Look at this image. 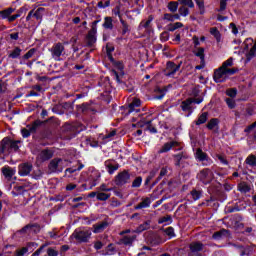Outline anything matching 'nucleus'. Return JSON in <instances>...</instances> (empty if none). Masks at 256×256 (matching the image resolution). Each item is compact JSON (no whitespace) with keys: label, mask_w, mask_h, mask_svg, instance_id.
Listing matches in <instances>:
<instances>
[{"label":"nucleus","mask_w":256,"mask_h":256,"mask_svg":"<svg viewBox=\"0 0 256 256\" xmlns=\"http://www.w3.org/2000/svg\"><path fill=\"white\" fill-rule=\"evenodd\" d=\"M97 23H99V21H94L92 23V28L86 36L87 45L89 47H93V45L97 43Z\"/></svg>","instance_id":"nucleus-5"},{"label":"nucleus","mask_w":256,"mask_h":256,"mask_svg":"<svg viewBox=\"0 0 256 256\" xmlns=\"http://www.w3.org/2000/svg\"><path fill=\"white\" fill-rule=\"evenodd\" d=\"M29 247H37V243L30 242L26 247L16 250V256H25L26 253H29Z\"/></svg>","instance_id":"nucleus-21"},{"label":"nucleus","mask_w":256,"mask_h":256,"mask_svg":"<svg viewBox=\"0 0 256 256\" xmlns=\"http://www.w3.org/2000/svg\"><path fill=\"white\" fill-rule=\"evenodd\" d=\"M130 179L131 175H129V172L123 171L116 176L115 183L116 185H125V183H129Z\"/></svg>","instance_id":"nucleus-10"},{"label":"nucleus","mask_w":256,"mask_h":256,"mask_svg":"<svg viewBox=\"0 0 256 256\" xmlns=\"http://www.w3.org/2000/svg\"><path fill=\"white\" fill-rule=\"evenodd\" d=\"M178 3H180L182 7H189L190 9H193V7H195V3H193V0H178Z\"/></svg>","instance_id":"nucleus-32"},{"label":"nucleus","mask_w":256,"mask_h":256,"mask_svg":"<svg viewBox=\"0 0 256 256\" xmlns=\"http://www.w3.org/2000/svg\"><path fill=\"white\" fill-rule=\"evenodd\" d=\"M164 21H170L171 23H173L174 19H173V14L171 13H166L163 16Z\"/></svg>","instance_id":"nucleus-55"},{"label":"nucleus","mask_w":256,"mask_h":256,"mask_svg":"<svg viewBox=\"0 0 256 256\" xmlns=\"http://www.w3.org/2000/svg\"><path fill=\"white\" fill-rule=\"evenodd\" d=\"M247 165H250V167H256V156L255 155H249L246 158Z\"/></svg>","instance_id":"nucleus-34"},{"label":"nucleus","mask_w":256,"mask_h":256,"mask_svg":"<svg viewBox=\"0 0 256 256\" xmlns=\"http://www.w3.org/2000/svg\"><path fill=\"white\" fill-rule=\"evenodd\" d=\"M19 143L21 142L10 140V151H19Z\"/></svg>","instance_id":"nucleus-42"},{"label":"nucleus","mask_w":256,"mask_h":256,"mask_svg":"<svg viewBox=\"0 0 256 256\" xmlns=\"http://www.w3.org/2000/svg\"><path fill=\"white\" fill-rule=\"evenodd\" d=\"M218 123H219V120H218V119L212 118V119L208 122L207 128L210 129V130H213L214 127H217Z\"/></svg>","instance_id":"nucleus-41"},{"label":"nucleus","mask_w":256,"mask_h":256,"mask_svg":"<svg viewBox=\"0 0 256 256\" xmlns=\"http://www.w3.org/2000/svg\"><path fill=\"white\" fill-rule=\"evenodd\" d=\"M193 201H198V199H201V191L199 190H192L191 193H190Z\"/></svg>","instance_id":"nucleus-39"},{"label":"nucleus","mask_w":256,"mask_h":256,"mask_svg":"<svg viewBox=\"0 0 256 256\" xmlns=\"http://www.w3.org/2000/svg\"><path fill=\"white\" fill-rule=\"evenodd\" d=\"M203 123H207V112H204L199 116L196 125H203Z\"/></svg>","instance_id":"nucleus-37"},{"label":"nucleus","mask_w":256,"mask_h":256,"mask_svg":"<svg viewBox=\"0 0 256 256\" xmlns=\"http://www.w3.org/2000/svg\"><path fill=\"white\" fill-rule=\"evenodd\" d=\"M151 23H153V16H149L147 20H142L138 26L139 31L146 29L149 31L151 29Z\"/></svg>","instance_id":"nucleus-19"},{"label":"nucleus","mask_w":256,"mask_h":256,"mask_svg":"<svg viewBox=\"0 0 256 256\" xmlns=\"http://www.w3.org/2000/svg\"><path fill=\"white\" fill-rule=\"evenodd\" d=\"M21 56V48L16 47L10 54L9 57L11 59H17L18 57Z\"/></svg>","instance_id":"nucleus-35"},{"label":"nucleus","mask_w":256,"mask_h":256,"mask_svg":"<svg viewBox=\"0 0 256 256\" xmlns=\"http://www.w3.org/2000/svg\"><path fill=\"white\" fill-rule=\"evenodd\" d=\"M15 12V9L13 8H7L5 10L0 11V17L3 19H9V16Z\"/></svg>","instance_id":"nucleus-26"},{"label":"nucleus","mask_w":256,"mask_h":256,"mask_svg":"<svg viewBox=\"0 0 256 256\" xmlns=\"http://www.w3.org/2000/svg\"><path fill=\"white\" fill-rule=\"evenodd\" d=\"M107 169H108V173L110 175H113V173H115V171H117V169H119V164H116V165L108 164Z\"/></svg>","instance_id":"nucleus-43"},{"label":"nucleus","mask_w":256,"mask_h":256,"mask_svg":"<svg viewBox=\"0 0 256 256\" xmlns=\"http://www.w3.org/2000/svg\"><path fill=\"white\" fill-rule=\"evenodd\" d=\"M161 41H169V33L163 32L160 36Z\"/></svg>","instance_id":"nucleus-59"},{"label":"nucleus","mask_w":256,"mask_h":256,"mask_svg":"<svg viewBox=\"0 0 256 256\" xmlns=\"http://www.w3.org/2000/svg\"><path fill=\"white\" fill-rule=\"evenodd\" d=\"M106 227H109V223H107L106 221H102L100 223L94 224L93 233H103Z\"/></svg>","instance_id":"nucleus-20"},{"label":"nucleus","mask_w":256,"mask_h":256,"mask_svg":"<svg viewBox=\"0 0 256 256\" xmlns=\"http://www.w3.org/2000/svg\"><path fill=\"white\" fill-rule=\"evenodd\" d=\"M196 103L197 105L203 103V98H189L183 101L180 105L182 111H191V105Z\"/></svg>","instance_id":"nucleus-9"},{"label":"nucleus","mask_w":256,"mask_h":256,"mask_svg":"<svg viewBox=\"0 0 256 256\" xmlns=\"http://www.w3.org/2000/svg\"><path fill=\"white\" fill-rule=\"evenodd\" d=\"M230 29H232V33L234 35H237V33H239V30H237V26L234 23L230 24Z\"/></svg>","instance_id":"nucleus-60"},{"label":"nucleus","mask_w":256,"mask_h":256,"mask_svg":"<svg viewBox=\"0 0 256 256\" xmlns=\"http://www.w3.org/2000/svg\"><path fill=\"white\" fill-rule=\"evenodd\" d=\"M141 183H143V178L137 177V178L132 182V187H141Z\"/></svg>","instance_id":"nucleus-49"},{"label":"nucleus","mask_w":256,"mask_h":256,"mask_svg":"<svg viewBox=\"0 0 256 256\" xmlns=\"http://www.w3.org/2000/svg\"><path fill=\"white\" fill-rule=\"evenodd\" d=\"M137 239L136 235L124 236L120 241L123 245H133V242Z\"/></svg>","instance_id":"nucleus-25"},{"label":"nucleus","mask_w":256,"mask_h":256,"mask_svg":"<svg viewBox=\"0 0 256 256\" xmlns=\"http://www.w3.org/2000/svg\"><path fill=\"white\" fill-rule=\"evenodd\" d=\"M229 0H220V11H225L227 9V2Z\"/></svg>","instance_id":"nucleus-56"},{"label":"nucleus","mask_w":256,"mask_h":256,"mask_svg":"<svg viewBox=\"0 0 256 256\" xmlns=\"http://www.w3.org/2000/svg\"><path fill=\"white\" fill-rule=\"evenodd\" d=\"M178 13L181 15V17H187V15H189V8H187V6H181L178 9Z\"/></svg>","instance_id":"nucleus-40"},{"label":"nucleus","mask_w":256,"mask_h":256,"mask_svg":"<svg viewBox=\"0 0 256 256\" xmlns=\"http://www.w3.org/2000/svg\"><path fill=\"white\" fill-rule=\"evenodd\" d=\"M98 191L103 192V193H107L109 191H113V188H107L106 184H102L99 188Z\"/></svg>","instance_id":"nucleus-52"},{"label":"nucleus","mask_w":256,"mask_h":256,"mask_svg":"<svg viewBox=\"0 0 256 256\" xmlns=\"http://www.w3.org/2000/svg\"><path fill=\"white\" fill-rule=\"evenodd\" d=\"M37 127H39V122H34L33 123V126L30 128V130H27L26 128H23L21 133H22V136L27 138L31 135V132L35 131V129H37Z\"/></svg>","instance_id":"nucleus-24"},{"label":"nucleus","mask_w":256,"mask_h":256,"mask_svg":"<svg viewBox=\"0 0 256 256\" xmlns=\"http://www.w3.org/2000/svg\"><path fill=\"white\" fill-rule=\"evenodd\" d=\"M226 105L229 107V109H235V101L233 100V98H227L226 99Z\"/></svg>","instance_id":"nucleus-48"},{"label":"nucleus","mask_w":256,"mask_h":256,"mask_svg":"<svg viewBox=\"0 0 256 256\" xmlns=\"http://www.w3.org/2000/svg\"><path fill=\"white\" fill-rule=\"evenodd\" d=\"M36 51H37V50H36L35 48L30 49V50L23 56V59H31V57H33V55H35Z\"/></svg>","instance_id":"nucleus-46"},{"label":"nucleus","mask_w":256,"mask_h":256,"mask_svg":"<svg viewBox=\"0 0 256 256\" xmlns=\"http://www.w3.org/2000/svg\"><path fill=\"white\" fill-rule=\"evenodd\" d=\"M223 235H227V230L222 229L218 232H215L212 236L213 239L219 240L221 239V237H223Z\"/></svg>","instance_id":"nucleus-38"},{"label":"nucleus","mask_w":256,"mask_h":256,"mask_svg":"<svg viewBox=\"0 0 256 256\" xmlns=\"http://www.w3.org/2000/svg\"><path fill=\"white\" fill-rule=\"evenodd\" d=\"M190 251L192 253H199V251H203V243H201V242H192L190 244Z\"/></svg>","instance_id":"nucleus-23"},{"label":"nucleus","mask_w":256,"mask_h":256,"mask_svg":"<svg viewBox=\"0 0 256 256\" xmlns=\"http://www.w3.org/2000/svg\"><path fill=\"white\" fill-rule=\"evenodd\" d=\"M110 197H111V194L98 191V194H97L98 201H107V199H109Z\"/></svg>","instance_id":"nucleus-33"},{"label":"nucleus","mask_w":256,"mask_h":256,"mask_svg":"<svg viewBox=\"0 0 256 256\" xmlns=\"http://www.w3.org/2000/svg\"><path fill=\"white\" fill-rule=\"evenodd\" d=\"M32 169H33V165H31L30 163L20 164L18 167V174L21 177H27V175H29V173H31Z\"/></svg>","instance_id":"nucleus-12"},{"label":"nucleus","mask_w":256,"mask_h":256,"mask_svg":"<svg viewBox=\"0 0 256 256\" xmlns=\"http://www.w3.org/2000/svg\"><path fill=\"white\" fill-rule=\"evenodd\" d=\"M238 191H240V193H249V191H251V187H249L247 183L241 182L238 184Z\"/></svg>","instance_id":"nucleus-29"},{"label":"nucleus","mask_w":256,"mask_h":256,"mask_svg":"<svg viewBox=\"0 0 256 256\" xmlns=\"http://www.w3.org/2000/svg\"><path fill=\"white\" fill-rule=\"evenodd\" d=\"M65 167H67V161L60 158L53 159L48 165L50 173H61Z\"/></svg>","instance_id":"nucleus-3"},{"label":"nucleus","mask_w":256,"mask_h":256,"mask_svg":"<svg viewBox=\"0 0 256 256\" xmlns=\"http://www.w3.org/2000/svg\"><path fill=\"white\" fill-rule=\"evenodd\" d=\"M139 107H141V100L135 98L128 106V113H139Z\"/></svg>","instance_id":"nucleus-16"},{"label":"nucleus","mask_w":256,"mask_h":256,"mask_svg":"<svg viewBox=\"0 0 256 256\" xmlns=\"http://www.w3.org/2000/svg\"><path fill=\"white\" fill-rule=\"evenodd\" d=\"M151 206V198L146 197L142 198V201L135 206V209H147V207Z\"/></svg>","instance_id":"nucleus-22"},{"label":"nucleus","mask_w":256,"mask_h":256,"mask_svg":"<svg viewBox=\"0 0 256 256\" xmlns=\"http://www.w3.org/2000/svg\"><path fill=\"white\" fill-rule=\"evenodd\" d=\"M91 235V228H78L72 233L70 238L75 239L78 243H87L91 239Z\"/></svg>","instance_id":"nucleus-2"},{"label":"nucleus","mask_w":256,"mask_h":256,"mask_svg":"<svg viewBox=\"0 0 256 256\" xmlns=\"http://www.w3.org/2000/svg\"><path fill=\"white\" fill-rule=\"evenodd\" d=\"M76 188H77V185L75 184H68L66 186L67 191H73V189H76Z\"/></svg>","instance_id":"nucleus-62"},{"label":"nucleus","mask_w":256,"mask_h":256,"mask_svg":"<svg viewBox=\"0 0 256 256\" xmlns=\"http://www.w3.org/2000/svg\"><path fill=\"white\" fill-rule=\"evenodd\" d=\"M64 52L65 45H63L61 42L55 43L50 49V53L54 61H61V55H63Z\"/></svg>","instance_id":"nucleus-4"},{"label":"nucleus","mask_w":256,"mask_h":256,"mask_svg":"<svg viewBox=\"0 0 256 256\" xmlns=\"http://www.w3.org/2000/svg\"><path fill=\"white\" fill-rule=\"evenodd\" d=\"M52 157L53 153L50 150H42L37 156V161L38 163H44V161H49Z\"/></svg>","instance_id":"nucleus-15"},{"label":"nucleus","mask_w":256,"mask_h":256,"mask_svg":"<svg viewBox=\"0 0 256 256\" xmlns=\"http://www.w3.org/2000/svg\"><path fill=\"white\" fill-rule=\"evenodd\" d=\"M195 159H197V161H209V163H211L209 156L207 155V153L203 152L201 148L196 149Z\"/></svg>","instance_id":"nucleus-17"},{"label":"nucleus","mask_w":256,"mask_h":256,"mask_svg":"<svg viewBox=\"0 0 256 256\" xmlns=\"http://www.w3.org/2000/svg\"><path fill=\"white\" fill-rule=\"evenodd\" d=\"M43 15H45V8H38L36 10H31L27 17H26V21H31V17H35V19L37 21H43Z\"/></svg>","instance_id":"nucleus-8"},{"label":"nucleus","mask_w":256,"mask_h":256,"mask_svg":"<svg viewBox=\"0 0 256 256\" xmlns=\"http://www.w3.org/2000/svg\"><path fill=\"white\" fill-rule=\"evenodd\" d=\"M215 157H216L217 160L220 161V163H222V165H229V162L227 161L225 156H223L221 154H216Z\"/></svg>","instance_id":"nucleus-45"},{"label":"nucleus","mask_w":256,"mask_h":256,"mask_svg":"<svg viewBox=\"0 0 256 256\" xmlns=\"http://www.w3.org/2000/svg\"><path fill=\"white\" fill-rule=\"evenodd\" d=\"M192 40H193L195 49L196 47H199V45H201V43L199 42V38L197 36H193Z\"/></svg>","instance_id":"nucleus-61"},{"label":"nucleus","mask_w":256,"mask_h":256,"mask_svg":"<svg viewBox=\"0 0 256 256\" xmlns=\"http://www.w3.org/2000/svg\"><path fill=\"white\" fill-rule=\"evenodd\" d=\"M120 23H122V27H123L122 33L123 34L127 33V31H129V25H127L126 22L123 20H120Z\"/></svg>","instance_id":"nucleus-57"},{"label":"nucleus","mask_w":256,"mask_h":256,"mask_svg":"<svg viewBox=\"0 0 256 256\" xmlns=\"http://www.w3.org/2000/svg\"><path fill=\"white\" fill-rule=\"evenodd\" d=\"M193 53H194L195 57H199V59H200V65H197L195 67V69L197 71H199L201 69H205V48L196 47L193 50Z\"/></svg>","instance_id":"nucleus-6"},{"label":"nucleus","mask_w":256,"mask_h":256,"mask_svg":"<svg viewBox=\"0 0 256 256\" xmlns=\"http://www.w3.org/2000/svg\"><path fill=\"white\" fill-rule=\"evenodd\" d=\"M174 147H179V142L177 141H170L166 142L161 149L158 150V153L161 155V153H169L170 150H172Z\"/></svg>","instance_id":"nucleus-14"},{"label":"nucleus","mask_w":256,"mask_h":256,"mask_svg":"<svg viewBox=\"0 0 256 256\" xmlns=\"http://www.w3.org/2000/svg\"><path fill=\"white\" fill-rule=\"evenodd\" d=\"M210 35H213L218 43L221 42V32H219L217 27L210 28Z\"/></svg>","instance_id":"nucleus-27"},{"label":"nucleus","mask_w":256,"mask_h":256,"mask_svg":"<svg viewBox=\"0 0 256 256\" xmlns=\"http://www.w3.org/2000/svg\"><path fill=\"white\" fill-rule=\"evenodd\" d=\"M165 233L168 237H175V229H173V227L166 228Z\"/></svg>","instance_id":"nucleus-51"},{"label":"nucleus","mask_w":256,"mask_h":256,"mask_svg":"<svg viewBox=\"0 0 256 256\" xmlns=\"http://www.w3.org/2000/svg\"><path fill=\"white\" fill-rule=\"evenodd\" d=\"M102 26L104 27V29H113V18L109 16L105 17Z\"/></svg>","instance_id":"nucleus-28"},{"label":"nucleus","mask_w":256,"mask_h":256,"mask_svg":"<svg viewBox=\"0 0 256 256\" xmlns=\"http://www.w3.org/2000/svg\"><path fill=\"white\" fill-rule=\"evenodd\" d=\"M11 153V139L4 138L0 144V155H9Z\"/></svg>","instance_id":"nucleus-11"},{"label":"nucleus","mask_w":256,"mask_h":256,"mask_svg":"<svg viewBox=\"0 0 256 256\" xmlns=\"http://www.w3.org/2000/svg\"><path fill=\"white\" fill-rule=\"evenodd\" d=\"M94 247H95V249H97V250H99V249H103V243H101V242H96L95 244H94Z\"/></svg>","instance_id":"nucleus-64"},{"label":"nucleus","mask_w":256,"mask_h":256,"mask_svg":"<svg viewBox=\"0 0 256 256\" xmlns=\"http://www.w3.org/2000/svg\"><path fill=\"white\" fill-rule=\"evenodd\" d=\"M168 9L171 13H177V9H179V2H175V1L169 2Z\"/></svg>","instance_id":"nucleus-31"},{"label":"nucleus","mask_w":256,"mask_h":256,"mask_svg":"<svg viewBox=\"0 0 256 256\" xmlns=\"http://www.w3.org/2000/svg\"><path fill=\"white\" fill-rule=\"evenodd\" d=\"M47 255L48 256H59V252L53 248H49L47 250Z\"/></svg>","instance_id":"nucleus-54"},{"label":"nucleus","mask_w":256,"mask_h":256,"mask_svg":"<svg viewBox=\"0 0 256 256\" xmlns=\"http://www.w3.org/2000/svg\"><path fill=\"white\" fill-rule=\"evenodd\" d=\"M174 159L176 161V165L179 166L181 165V160L185 159V156L183 154H177V155H174Z\"/></svg>","instance_id":"nucleus-50"},{"label":"nucleus","mask_w":256,"mask_h":256,"mask_svg":"<svg viewBox=\"0 0 256 256\" xmlns=\"http://www.w3.org/2000/svg\"><path fill=\"white\" fill-rule=\"evenodd\" d=\"M180 68V65H177L173 62H168L166 65V77H173V75H175Z\"/></svg>","instance_id":"nucleus-13"},{"label":"nucleus","mask_w":256,"mask_h":256,"mask_svg":"<svg viewBox=\"0 0 256 256\" xmlns=\"http://www.w3.org/2000/svg\"><path fill=\"white\" fill-rule=\"evenodd\" d=\"M19 17H21V11H18L17 14L9 16L8 21H9V23H13V21H15L16 19H19Z\"/></svg>","instance_id":"nucleus-53"},{"label":"nucleus","mask_w":256,"mask_h":256,"mask_svg":"<svg viewBox=\"0 0 256 256\" xmlns=\"http://www.w3.org/2000/svg\"><path fill=\"white\" fill-rule=\"evenodd\" d=\"M231 67H233V58H229L223 62L220 68L215 70L213 76L215 83H224V81H227L231 75H235L237 73V69Z\"/></svg>","instance_id":"nucleus-1"},{"label":"nucleus","mask_w":256,"mask_h":256,"mask_svg":"<svg viewBox=\"0 0 256 256\" xmlns=\"http://www.w3.org/2000/svg\"><path fill=\"white\" fill-rule=\"evenodd\" d=\"M117 135V131L116 130H112L111 132L107 133L106 135L102 136L103 141H111V139H113V137H115Z\"/></svg>","instance_id":"nucleus-36"},{"label":"nucleus","mask_w":256,"mask_h":256,"mask_svg":"<svg viewBox=\"0 0 256 256\" xmlns=\"http://www.w3.org/2000/svg\"><path fill=\"white\" fill-rule=\"evenodd\" d=\"M196 5L199 7V9H205V1L204 0H195Z\"/></svg>","instance_id":"nucleus-58"},{"label":"nucleus","mask_w":256,"mask_h":256,"mask_svg":"<svg viewBox=\"0 0 256 256\" xmlns=\"http://www.w3.org/2000/svg\"><path fill=\"white\" fill-rule=\"evenodd\" d=\"M149 222H144L143 224H140L133 233H143V231H147L149 229Z\"/></svg>","instance_id":"nucleus-30"},{"label":"nucleus","mask_w":256,"mask_h":256,"mask_svg":"<svg viewBox=\"0 0 256 256\" xmlns=\"http://www.w3.org/2000/svg\"><path fill=\"white\" fill-rule=\"evenodd\" d=\"M226 94L228 95V97H231L233 99L237 96V89H235V88L228 89L226 91Z\"/></svg>","instance_id":"nucleus-47"},{"label":"nucleus","mask_w":256,"mask_h":256,"mask_svg":"<svg viewBox=\"0 0 256 256\" xmlns=\"http://www.w3.org/2000/svg\"><path fill=\"white\" fill-rule=\"evenodd\" d=\"M1 171L6 179H11L15 173H17V170H15V168H11L10 166L2 167Z\"/></svg>","instance_id":"nucleus-18"},{"label":"nucleus","mask_w":256,"mask_h":256,"mask_svg":"<svg viewBox=\"0 0 256 256\" xmlns=\"http://www.w3.org/2000/svg\"><path fill=\"white\" fill-rule=\"evenodd\" d=\"M158 223L160 224L165 223L166 225H169V223H171V216L169 215L163 216L158 220Z\"/></svg>","instance_id":"nucleus-44"},{"label":"nucleus","mask_w":256,"mask_h":256,"mask_svg":"<svg viewBox=\"0 0 256 256\" xmlns=\"http://www.w3.org/2000/svg\"><path fill=\"white\" fill-rule=\"evenodd\" d=\"M10 39L17 41V39H19V33L16 32V33L10 34Z\"/></svg>","instance_id":"nucleus-63"},{"label":"nucleus","mask_w":256,"mask_h":256,"mask_svg":"<svg viewBox=\"0 0 256 256\" xmlns=\"http://www.w3.org/2000/svg\"><path fill=\"white\" fill-rule=\"evenodd\" d=\"M198 178L200 179V181H202V183L207 185L208 183H211V181H213V172L209 170V168H206L198 174Z\"/></svg>","instance_id":"nucleus-7"}]
</instances>
